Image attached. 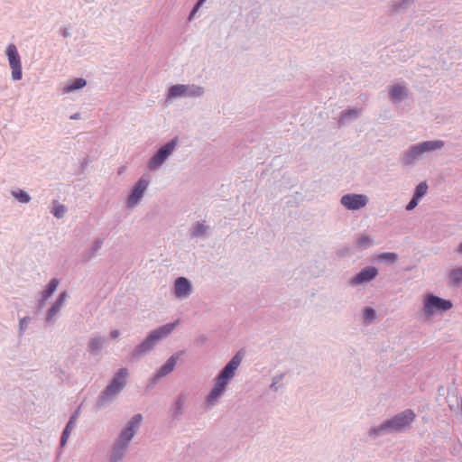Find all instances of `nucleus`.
<instances>
[{"label":"nucleus","instance_id":"nucleus-1","mask_svg":"<svg viewBox=\"0 0 462 462\" xmlns=\"http://www.w3.org/2000/svg\"><path fill=\"white\" fill-rule=\"evenodd\" d=\"M243 358L244 353L238 351L216 376L212 387L203 401V406L206 410H211L220 403L231 381L235 378Z\"/></svg>","mask_w":462,"mask_h":462},{"label":"nucleus","instance_id":"nucleus-2","mask_svg":"<svg viewBox=\"0 0 462 462\" xmlns=\"http://www.w3.org/2000/svg\"><path fill=\"white\" fill-rule=\"evenodd\" d=\"M446 143L439 139L422 141L407 147L400 157V162L407 167H413L428 154L440 151Z\"/></svg>","mask_w":462,"mask_h":462},{"label":"nucleus","instance_id":"nucleus-3","mask_svg":"<svg viewBox=\"0 0 462 462\" xmlns=\"http://www.w3.org/2000/svg\"><path fill=\"white\" fill-rule=\"evenodd\" d=\"M415 417L413 411L407 409L383 423L372 427L368 434L372 439H377L390 433L403 431L414 421Z\"/></svg>","mask_w":462,"mask_h":462},{"label":"nucleus","instance_id":"nucleus-4","mask_svg":"<svg viewBox=\"0 0 462 462\" xmlns=\"http://www.w3.org/2000/svg\"><path fill=\"white\" fill-rule=\"evenodd\" d=\"M179 324L180 319H177L150 331L145 339L133 349L131 352L132 358L139 359L152 351L160 341L165 339L173 332Z\"/></svg>","mask_w":462,"mask_h":462},{"label":"nucleus","instance_id":"nucleus-5","mask_svg":"<svg viewBox=\"0 0 462 462\" xmlns=\"http://www.w3.org/2000/svg\"><path fill=\"white\" fill-rule=\"evenodd\" d=\"M129 371L125 367L118 369L113 375L110 383L98 396L96 406L98 410L107 407L112 403L127 384Z\"/></svg>","mask_w":462,"mask_h":462},{"label":"nucleus","instance_id":"nucleus-6","mask_svg":"<svg viewBox=\"0 0 462 462\" xmlns=\"http://www.w3.org/2000/svg\"><path fill=\"white\" fill-rule=\"evenodd\" d=\"M205 88L198 84H176L169 88L166 95L168 102L177 98L201 97L205 94Z\"/></svg>","mask_w":462,"mask_h":462},{"label":"nucleus","instance_id":"nucleus-7","mask_svg":"<svg viewBox=\"0 0 462 462\" xmlns=\"http://www.w3.org/2000/svg\"><path fill=\"white\" fill-rule=\"evenodd\" d=\"M178 146V139L173 138L162 145L156 152L148 160L147 168L151 171H157L172 156Z\"/></svg>","mask_w":462,"mask_h":462},{"label":"nucleus","instance_id":"nucleus-8","mask_svg":"<svg viewBox=\"0 0 462 462\" xmlns=\"http://www.w3.org/2000/svg\"><path fill=\"white\" fill-rule=\"evenodd\" d=\"M422 305L424 316L427 318L432 317L437 312H446L453 307L449 300H445L430 293L424 296Z\"/></svg>","mask_w":462,"mask_h":462},{"label":"nucleus","instance_id":"nucleus-9","mask_svg":"<svg viewBox=\"0 0 462 462\" xmlns=\"http://www.w3.org/2000/svg\"><path fill=\"white\" fill-rule=\"evenodd\" d=\"M143 415L140 413L134 414L119 431L116 442L129 448L131 441L139 431L142 422Z\"/></svg>","mask_w":462,"mask_h":462},{"label":"nucleus","instance_id":"nucleus-10","mask_svg":"<svg viewBox=\"0 0 462 462\" xmlns=\"http://www.w3.org/2000/svg\"><path fill=\"white\" fill-rule=\"evenodd\" d=\"M5 55L11 69V79L14 81L21 80L23 78L22 62L17 48L14 43L7 45Z\"/></svg>","mask_w":462,"mask_h":462},{"label":"nucleus","instance_id":"nucleus-11","mask_svg":"<svg viewBox=\"0 0 462 462\" xmlns=\"http://www.w3.org/2000/svg\"><path fill=\"white\" fill-rule=\"evenodd\" d=\"M149 185L150 180L144 176L141 177L135 182V184L131 189V191L126 199V207L128 208H134L140 204L144 197L145 192L148 189Z\"/></svg>","mask_w":462,"mask_h":462},{"label":"nucleus","instance_id":"nucleus-12","mask_svg":"<svg viewBox=\"0 0 462 462\" xmlns=\"http://www.w3.org/2000/svg\"><path fill=\"white\" fill-rule=\"evenodd\" d=\"M369 198L365 194L347 193L341 197L340 204L347 210L356 211L367 206Z\"/></svg>","mask_w":462,"mask_h":462},{"label":"nucleus","instance_id":"nucleus-13","mask_svg":"<svg viewBox=\"0 0 462 462\" xmlns=\"http://www.w3.org/2000/svg\"><path fill=\"white\" fill-rule=\"evenodd\" d=\"M387 90L389 99L393 105H398L405 101L410 95V90L406 82L402 80H397L390 84Z\"/></svg>","mask_w":462,"mask_h":462},{"label":"nucleus","instance_id":"nucleus-14","mask_svg":"<svg viewBox=\"0 0 462 462\" xmlns=\"http://www.w3.org/2000/svg\"><path fill=\"white\" fill-rule=\"evenodd\" d=\"M192 282L186 277H179L175 280L172 292L179 300H186L193 293Z\"/></svg>","mask_w":462,"mask_h":462},{"label":"nucleus","instance_id":"nucleus-15","mask_svg":"<svg viewBox=\"0 0 462 462\" xmlns=\"http://www.w3.org/2000/svg\"><path fill=\"white\" fill-rule=\"evenodd\" d=\"M378 275L377 268L374 266H367L362 269L359 273H357L355 276H353L349 280V284L351 286H358L368 283L374 280Z\"/></svg>","mask_w":462,"mask_h":462},{"label":"nucleus","instance_id":"nucleus-16","mask_svg":"<svg viewBox=\"0 0 462 462\" xmlns=\"http://www.w3.org/2000/svg\"><path fill=\"white\" fill-rule=\"evenodd\" d=\"M68 297L69 294L67 291L60 293L59 297L46 312L45 321L47 324H52L56 320Z\"/></svg>","mask_w":462,"mask_h":462},{"label":"nucleus","instance_id":"nucleus-17","mask_svg":"<svg viewBox=\"0 0 462 462\" xmlns=\"http://www.w3.org/2000/svg\"><path fill=\"white\" fill-rule=\"evenodd\" d=\"M179 359V354H174L170 356L166 363L162 365L153 374L151 379V384H156L162 377L170 374L175 368Z\"/></svg>","mask_w":462,"mask_h":462},{"label":"nucleus","instance_id":"nucleus-18","mask_svg":"<svg viewBox=\"0 0 462 462\" xmlns=\"http://www.w3.org/2000/svg\"><path fill=\"white\" fill-rule=\"evenodd\" d=\"M129 448L116 441L113 442L106 457V462H125Z\"/></svg>","mask_w":462,"mask_h":462},{"label":"nucleus","instance_id":"nucleus-19","mask_svg":"<svg viewBox=\"0 0 462 462\" xmlns=\"http://www.w3.org/2000/svg\"><path fill=\"white\" fill-rule=\"evenodd\" d=\"M448 284L452 287L462 285V266H456L449 269L447 273Z\"/></svg>","mask_w":462,"mask_h":462},{"label":"nucleus","instance_id":"nucleus-20","mask_svg":"<svg viewBox=\"0 0 462 462\" xmlns=\"http://www.w3.org/2000/svg\"><path fill=\"white\" fill-rule=\"evenodd\" d=\"M209 226L204 222H196L189 228V236L192 238H206L208 236Z\"/></svg>","mask_w":462,"mask_h":462},{"label":"nucleus","instance_id":"nucleus-21","mask_svg":"<svg viewBox=\"0 0 462 462\" xmlns=\"http://www.w3.org/2000/svg\"><path fill=\"white\" fill-rule=\"evenodd\" d=\"M105 244V238L103 237H97L95 238L91 245H89L88 249L86 251L85 257L88 260L93 259L97 257L99 254V251L102 249Z\"/></svg>","mask_w":462,"mask_h":462},{"label":"nucleus","instance_id":"nucleus-22","mask_svg":"<svg viewBox=\"0 0 462 462\" xmlns=\"http://www.w3.org/2000/svg\"><path fill=\"white\" fill-rule=\"evenodd\" d=\"M186 402L187 396L185 393H180L176 397L171 406V413L174 418H180L183 414Z\"/></svg>","mask_w":462,"mask_h":462},{"label":"nucleus","instance_id":"nucleus-23","mask_svg":"<svg viewBox=\"0 0 462 462\" xmlns=\"http://www.w3.org/2000/svg\"><path fill=\"white\" fill-rule=\"evenodd\" d=\"M362 113V108H351L347 109L342 113L340 118L338 119V125L343 126L347 123L357 119Z\"/></svg>","mask_w":462,"mask_h":462},{"label":"nucleus","instance_id":"nucleus-24","mask_svg":"<svg viewBox=\"0 0 462 462\" xmlns=\"http://www.w3.org/2000/svg\"><path fill=\"white\" fill-rule=\"evenodd\" d=\"M86 85H87V80L82 78H79V79L69 81V82L66 83L64 86H62L61 91L63 94H69V93H71L76 90L83 88Z\"/></svg>","mask_w":462,"mask_h":462},{"label":"nucleus","instance_id":"nucleus-25","mask_svg":"<svg viewBox=\"0 0 462 462\" xmlns=\"http://www.w3.org/2000/svg\"><path fill=\"white\" fill-rule=\"evenodd\" d=\"M11 196L21 204H28L32 200L31 195L22 189H14L10 191Z\"/></svg>","mask_w":462,"mask_h":462},{"label":"nucleus","instance_id":"nucleus-26","mask_svg":"<svg viewBox=\"0 0 462 462\" xmlns=\"http://www.w3.org/2000/svg\"><path fill=\"white\" fill-rule=\"evenodd\" d=\"M414 0H393L389 3L390 12L396 14L412 5Z\"/></svg>","mask_w":462,"mask_h":462},{"label":"nucleus","instance_id":"nucleus-27","mask_svg":"<svg viewBox=\"0 0 462 462\" xmlns=\"http://www.w3.org/2000/svg\"><path fill=\"white\" fill-rule=\"evenodd\" d=\"M60 284V281L57 278H52L46 288L42 291V295L44 299H49L52 296V294L56 291L58 286Z\"/></svg>","mask_w":462,"mask_h":462},{"label":"nucleus","instance_id":"nucleus-28","mask_svg":"<svg viewBox=\"0 0 462 462\" xmlns=\"http://www.w3.org/2000/svg\"><path fill=\"white\" fill-rule=\"evenodd\" d=\"M51 212L56 218L60 219L66 215L67 208L65 205L60 204L58 201H53V207Z\"/></svg>","mask_w":462,"mask_h":462},{"label":"nucleus","instance_id":"nucleus-29","mask_svg":"<svg viewBox=\"0 0 462 462\" xmlns=\"http://www.w3.org/2000/svg\"><path fill=\"white\" fill-rule=\"evenodd\" d=\"M376 319V311L372 307H365L363 310V321L365 325L371 324Z\"/></svg>","mask_w":462,"mask_h":462},{"label":"nucleus","instance_id":"nucleus-30","mask_svg":"<svg viewBox=\"0 0 462 462\" xmlns=\"http://www.w3.org/2000/svg\"><path fill=\"white\" fill-rule=\"evenodd\" d=\"M106 342V339L101 337H93L89 341V349L91 352H96L100 350L104 344Z\"/></svg>","mask_w":462,"mask_h":462},{"label":"nucleus","instance_id":"nucleus-31","mask_svg":"<svg viewBox=\"0 0 462 462\" xmlns=\"http://www.w3.org/2000/svg\"><path fill=\"white\" fill-rule=\"evenodd\" d=\"M356 245L359 248L365 249L374 245V240L370 236H362L357 238Z\"/></svg>","mask_w":462,"mask_h":462},{"label":"nucleus","instance_id":"nucleus-32","mask_svg":"<svg viewBox=\"0 0 462 462\" xmlns=\"http://www.w3.org/2000/svg\"><path fill=\"white\" fill-rule=\"evenodd\" d=\"M428 189L429 186L426 181L420 182L415 188L413 197L420 200L427 194Z\"/></svg>","mask_w":462,"mask_h":462},{"label":"nucleus","instance_id":"nucleus-33","mask_svg":"<svg viewBox=\"0 0 462 462\" xmlns=\"http://www.w3.org/2000/svg\"><path fill=\"white\" fill-rule=\"evenodd\" d=\"M31 321H32V318L29 316L21 318L19 319V322H18L19 336H23L27 331Z\"/></svg>","mask_w":462,"mask_h":462},{"label":"nucleus","instance_id":"nucleus-34","mask_svg":"<svg viewBox=\"0 0 462 462\" xmlns=\"http://www.w3.org/2000/svg\"><path fill=\"white\" fill-rule=\"evenodd\" d=\"M75 427L70 425V424H66L63 431H62V434H61V437H60V447L63 448L66 446L67 442H68V439L71 434V432L74 430Z\"/></svg>","mask_w":462,"mask_h":462},{"label":"nucleus","instance_id":"nucleus-35","mask_svg":"<svg viewBox=\"0 0 462 462\" xmlns=\"http://www.w3.org/2000/svg\"><path fill=\"white\" fill-rule=\"evenodd\" d=\"M378 260L386 263H394L398 260V254L395 253L386 252L378 255Z\"/></svg>","mask_w":462,"mask_h":462},{"label":"nucleus","instance_id":"nucleus-36","mask_svg":"<svg viewBox=\"0 0 462 462\" xmlns=\"http://www.w3.org/2000/svg\"><path fill=\"white\" fill-rule=\"evenodd\" d=\"M282 378H283L282 374L273 376V383L270 385V389L274 392H277L279 390V386L277 384L282 380Z\"/></svg>","mask_w":462,"mask_h":462},{"label":"nucleus","instance_id":"nucleus-37","mask_svg":"<svg viewBox=\"0 0 462 462\" xmlns=\"http://www.w3.org/2000/svg\"><path fill=\"white\" fill-rule=\"evenodd\" d=\"M419 201L420 200L418 199H415L414 197H412V199L410 200V202L405 207L406 210L411 211V210L414 209L417 207Z\"/></svg>","mask_w":462,"mask_h":462},{"label":"nucleus","instance_id":"nucleus-38","mask_svg":"<svg viewBox=\"0 0 462 462\" xmlns=\"http://www.w3.org/2000/svg\"><path fill=\"white\" fill-rule=\"evenodd\" d=\"M202 5L201 3H199V1L197 2V4L194 5V7L192 8L189 15V20H192L195 14L199 11V9L200 8V6Z\"/></svg>","mask_w":462,"mask_h":462},{"label":"nucleus","instance_id":"nucleus-39","mask_svg":"<svg viewBox=\"0 0 462 462\" xmlns=\"http://www.w3.org/2000/svg\"><path fill=\"white\" fill-rule=\"evenodd\" d=\"M78 417H79V411H76L72 415L71 417L69 418V421H68V424H70L72 426H76V421L78 420Z\"/></svg>","mask_w":462,"mask_h":462},{"label":"nucleus","instance_id":"nucleus-40","mask_svg":"<svg viewBox=\"0 0 462 462\" xmlns=\"http://www.w3.org/2000/svg\"><path fill=\"white\" fill-rule=\"evenodd\" d=\"M78 417H79V411H76L72 415L71 417L69 418V421H68V424H70L72 426H76V421L78 420Z\"/></svg>","mask_w":462,"mask_h":462},{"label":"nucleus","instance_id":"nucleus-41","mask_svg":"<svg viewBox=\"0 0 462 462\" xmlns=\"http://www.w3.org/2000/svg\"><path fill=\"white\" fill-rule=\"evenodd\" d=\"M47 300L48 299H44L43 296L41 294L40 299L38 300V307L40 309L43 308Z\"/></svg>","mask_w":462,"mask_h":462},{"label":"nucleus","instance_id":"nucleus-42","mask_svg":"<svg viewBox=\"0 0 462 462\" xmlns=\"http://www.w3.org/2000/svg\"><path fill=\"white\" fill-rule=\"evenodd\" d=\"M120 331L118 329H114L110 332L111 338H117L120 336Z\"/></svg>","mask_w":462,"mask_h":462},{"label":"nucleus","instance_id":"nucleus-43","mask_svg":"<svg viewBox=\"0 0 462 462\" xmlns=\"http://www.w3.org/2000/svg\"><path fill=\"white\" fill-rule=\"evenodd\" d=\"M60 34L61 36H63L64 38H67V37H69L70 36V32H69V30L68 28H64L60 31Z\"/></svg>","mask_w":462,"mask_h":462},{"label":"nucleus","instance_id":"nucleus-44","mask_svg":"<svg viewBox=\"0 0 462 462\" xmlns=\"http://www.w3.org/2000/svg\"><path fill=\"white\" fill-rule=\"evenodd\" d=\"M79 118H80V114L79 113H75L72 116H70V119L71 120H78Z\"/></svg>","mask_w":462,"mask_h":462},{"label":"nucleus","instance_id":"nucleus-45","mask_svg":"<svg viewBox=\"0 0 462 462\" xmlns=\"http://www.w3.org/2000/svg\"><path fill=\"white\" fill-rule=\"evenodd\" d=\"M457 252L460 254H462V242L459 244V245L457 248Z\"/></svg>","mask_w":462,"mask_h":462},{"label":"nucleus","instance_id":"nucleus-46","mask_svg":"<svg viewBox=\"0 0 462 462\" xmlns=\"http://www.w3.org/2000/svg\"><path fill=\"white\" fill-rule=\"evenodd\" d=\"M207 0H199V3H201L202 5L206 2Z\"/></svg>","mask_w":462,"mask_h":462}]
</instances>
